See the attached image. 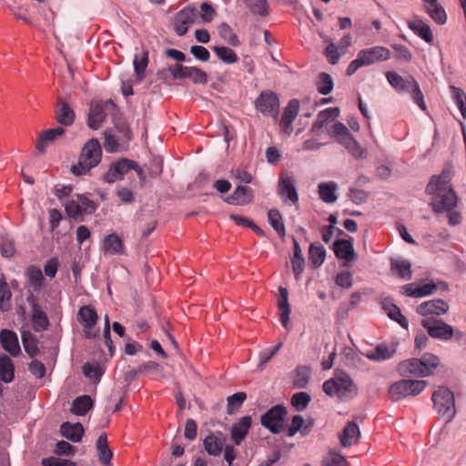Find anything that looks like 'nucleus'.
Returning a JSON list of instances; mask_svg holds the SVG:
<instances>
[{
    "label": "nucleus",
    "instance_id": "4c0bfd02",
    "mask_svg": "<svg viewBox=\"0 0 466 466\" xmlns=\"http://www.w3.org/2000/svg\"><path fill=\"white\" fill-rule=\"evenodd\" d=\"M242 1L252 15L260 16H266L268 15V3L267 0Z\"/></svg>",
    "mask_w": 466,
    "mask_h": 466
},
{
    "label": "nucleus",
    "instance_id": "e433bc0d",
    "mask_svg": "<svg viewBox=\"0 0 466 466\" xmlns=\"http://www.w3.org/2000/svg\"><path fill=\"white\" fill-rule=\"evenodd\" d=\"M98 457L101 463L109 465L113 457V452L107 445V438L106 434H101L96 441Z\"/></svg>",
    "mask_w": 466,
    "mask_h": 466
},
{
    "label": "nucleus",
    "instance_id": "a878e982",
    "mask_svg": "<svg viewBox=\"0 0 466 466\" xmlns=\"http://www.w3.org/2000/svg\"><path fill=\"white\" fill-rule=\"evenodd\" d=\"M404 293L409 297L420 298L434 293L436 289L435 284H415L410 283L403 287Z\"/></svg>",
    "mask_w": 466,
    "mask_h": 466
},
{
    "label": "nucleus",
    "instance_id": "6e6d98bb",
    "mask_svg": "<svg viewBox=\"0 0 466 466\" xmlns=\"http://www.w3.org/2000/svg\"><path fill=\"white\" fill-rule=\"evenodd\" d=\"M310 396L304 391L295 393L291 398V404L298 411L304 410L310 401Z\"/></svg>",
    "mask_w": 466,
    "mask_h": 466
},
{
    "label": "nucleus",
    "instance_id": "9d476101",
    "mask_svg": "<svg viewBox=\"0 0 466 466\" xmlns=\"http://www.w3.org/2000/svg\"><path fill=\"white\" fill-rule=\"evenodd\" d=\"M417 312L422 317L421 325L432 338H437V301L431 299L421 303Z\"/></svg>",
    "mask_w": 466,
    "mask_h": 466
},
{
    "label": "nucleus",
    "instance_id": "9b49d317",
    "mask_svg": "<svg viewBox=\"0 0 466 466\" xmlns=\"http://www.w3.org/2000/svg\"><path fill=\"white\" fill-rule=\"evenodd\" d=\"M77 320L82 324L83 332L88 339H94L97 336L98 332L96 329V325L98 320V316L96 309L91 306H82L77 313Z\"/></svg>",
    "mask_w": 466,
    "mask_h": 466
},
{
    "label": "nucleus",
    "instance_id": "a19ab883",
    "mask_svg": "<svg viewBox=\"0 0 466 466\" xmlns=\"http://www.w3.org/2000/svg\"><path fill=\"white\" fill-rule=\"evenodd\" d=\"M92 407V400L84 395L76 398L72 404L71 411L76 415H85Z\"/></svg>",
    "mask_w": 466,
    "mask_h": 466
},
{
    "label": "nucleus",
    "instance_id": "680f3d73",
    "mask_svg": "<svg viewBox=\"0 0 466 466\" xmlns=\"http://www.w3.org/2000/svg\"><path fill=\"white\" fill-rule=\"evenodd\" d=\"M385 309L391 319L397 321L403 328L408 327L407 319L400 313V310L397 306L390 305L389 307H385Z\"/></svg>",
    "mask_w": 466,
    "mask_h": 466
},
{
    "label": "nucleus",
    "instance_id": "2eb2a0df",
    "mask_svg": "<svg viewBox=\"0 0 466 466\" xmlns=\"http://www.w3.org/2000/svg\"><path fill=\"white\" fill-rule=\"evenodd\" d=\"M197 11L193 7H185L174 16L173 28L182 36L188 31V27L195 22Z\"/></svg>",
    "mask_w": 466,
    "mask_h": 466
},
{
    "label": "nucleus",
    "instance_id": "6ab92c4d",
    "mask_svg": "<svg viewBox=\"0 0 466 466\" xmlns=\"http://www.w3.org/2000/svg\"><path fill=\"white\" fill-rule=\"evenodd\" d=\"M407 25L416 35L427 43L433 41V34L431 27L420 17L414 15L407 21Z\"/></svg>",
    "mask_w": 466,
    "mask_h": 466
},
{
    "label": "nucleus",
    "instance_id": "dca6fc26",
    "mask_svg": "<svg viewBox=\"0 0 466 466\" xmlns=\"http://www.w3.org/2000/svg\"><path fill=\"white\" fill-rule=\"evenodd\" d=\"M278 192L285 203L296 204L299 195L295 187V180L292 177L281 174L278 184Z\"/></svg>",
    "mask_w": 466,
    "mask_h": 466
},
{
    "label": "nucleus",
    "instance_id": "72a5a7b5",
    "mask_svg": "<svg viewBox=\"0 0 466 466\" xmlns=\"http://www.w3.org/2000/svg\"><path fill=\"white\" fill-rule=\"evenodd\" d=\"M360 429L354 422H350L340 435V442L344 447L356 443L360 437Z\"/></svg>",
    "mask_w": 466,
    "mask_h": 466
},
{
    "label": "nucleus",
    "instance_id": "393cba45",
    "mask_svg": "<svg viewBox=\"0 0 466 466\" xmlns=\"http://www.w3.org/2000/svg\"><path fill=\"white\" fill-rule=\"evenodd\" d=\"M279 309V319L284 328L289 329L290 306L289 304L288 290L285 288H279V297L278 299Z\"/></svg>",
    "mask_w": 466,
    "mask_h": 466
},
{
    "label": "nucleus",
    "instance_id": "7c9ffc66",
    "mask_svg": "<svg viewBox=\"0 0 466 466\" xmlns=\"http://www.w3.org/2000/svg\"><path fill=\"white\" fill-rule=\"evenodd\" d=\"M32 322L34 329L37 332L46 329L49 325L46 314L41 309L40 306L34 301L32 303Z\"/></svg>",
    "mask_w": 466,
    "mask_h": 466
},
{
    "label": "nucleus",
    "instance_id": "de8ad7c7",
    "mask_svg": "<svg viewBox=\"0 0 466 466\" xmlns=\"http://www.w3.org/2000/svg\"><path fill=\"white\" fill-rule=\"evenodd\" d=\"M326 251L321 246L311 244L309 250V259L310 263L319 268L324 262Z\"/></svg>",
    "mask_w": 466,
    "mask_h": 466
},
{
    "label": "nucleus",
    "instance_id": "052dcab7",
    "mask_svg": "<svg viewBox=\"0 0 466 466\" xmlns=\"http://www.w3.org/2000/svg\"><path fill=\"white\" fill-rule=\"evenodd\" d=\"M11 296L12 294L7 284L0 280V309L2 311L8 310Z\"/></svg>",
    "mask_w": 466,
    "mask_h": 466
},
{
    "label": "nucleus",
    "instance_id": "c85d7f7f",
    "mask_svg": "<svg viewBox=\"0 0 466 466\" xmlns=\"http://www.w3.org/2000/svg\"><path fill=\"white\" fill-rule=\"evenodd\" d=\"M15 378V365L12 360L5 354L0 355V380L5 383H10Z\"/></svg>",
    "mask_w": 466,
    "mask_h": 466
},
{
    "label": "nucleus",
    "instance_id": "4be33fe9",
    "mask_svg": "<svg viewBox=\"0 0 466 466\" xmlns=\"http://www.w3.org/2000/svg\"><path fill=\"white\" fill-rule=\"evenodd\" d=\"M253 200V190L249 187L238 186L227 201L231 205H247Z\"/></svg>",
    "mask_w": 466,
    "mask_h": 466
},
{
    "label": "nucleus",
    "instance_id": "412c9836",
    "mask_svg": "<svg viewBox=\"0 0 466 466\" xmlns=\"http://www.w3.org/2000/svg\"><path fill=\"white\" fill-rule=\"evenodd\" d=\"M65 133L63 127H56L43 131L38 137L36 148L40 153H45L46 147L60 138Z\"/></svg>",
    "mask_w": 466,
    "mask_h": 466
},
{
    "label": "nucleus",
    "instance_id": "ea45409f",
    "mask_svg": "<svg viewBox=\"0 0 466 466\" xmlns=\"http://www.w3.org/2000/svg\"><path fill=\"white\" fill-rule=\"evenodd\" d=\"M246 399L247 394L243 391L228 396L227 399V413L228 415L236 413L240 409Z\"/></svg>",
    "mask_w": 466,
    "mask_h": 466
},
{
    "label": "nucleus",
    "instance_id": "cd10ccee",
    "mask_svg": "<svg viewBox=\"0 0 466 466\" xmlns=\"http://www.w3.org/2000/svg\"><path fill=\"white\" fill-rule=\"evenodd\" d=\"M61 434L74 442L81 441L84 434V428L81 423L64 422L60 428Z\"/></svg>",
    "mask_w": 466,
    "mask_h": 466
},
{
    "label": "nucleus",
    "instance_id": "7ed1b4c3",
    "mask_svg": "<svg viewBox=\"0 0 466 466\" xmlns=\"http://www.w3.org/2000/svg\"><path fill=\"white\" fill-rule=\"evenodd\" d=\"M102 157V148L97 139L88 140L83 147L78 158V164L71 167V172L76 176H83L96 167Z\"/></svg>",
    "mask_w": 466,
    "mask_h": 466
},
{
    "label": "nucleus",
    "instance_id": "4468645a",
    "mask_svg": "<svg viewBox=\"0 0 466 466\" xmlns=\"http://www.w3.org/2000/svg\"><path fill=\"white\" fill-rule=\"evenodd\" d=\"M287 411L282 406H275L261 417V424L273 433H279L283 428V421Z\"/></svg>",
    "mask_w": 466,
    "mask_h": 466
},
{
    "label": "nucleus",
    "instance_id": "473e14b6",
    "mask_svg": "<svg viewBox=\"0 0 466 466\" xmlns=\"http://www.w3.org/2000/svg\"><path fill=\"white\" fill-rule=\"evenodd\" d=\"M318 188L319 198L325 203H334L337 200V183L333 181L323 182L319 185Z\"/></svg>",
    "mask_w": 466,
    "mask_h": 466
},
{
    "label": "nucleus",
    "instance_id": "13d9d810",
    "mask_svg": "<svg viewBox=\"0 0 466 466\" xmlns=\"http://www.w3.org/2000/svg\"><path fill=\"white\" fill-rule=\"evenodd\" d=\"M303 418L300 415H295L289 428V436H294L298 431H301L303 435H306L309 431V429L308 426L303 427Z\"/></svg>",
    "mask_w": 466,
    "mask_h": 466
},
{
    "label": "nucleus",
    "instance_id": "338daca9",
    "mask_svg": "<svg viewBox=\"0 0 466 466\" xmlns=\"http://www.w3.org/2000/svg\"><path fill=\"white\" fill-rule=\"evenodd\" d=\"M348 196L350 198V200L357 205L365 203L369 197L367 192H365L362 189L357 188H350Z\"/></svg>",
    "mask_w": 466,
    "mask_h": 466
},
{
    "label": "nucleus",
    "instance_id": "864d4df0",
    "mask_svg": "<svg viewBox=\"0 0 466 466\" xmlns=\"http://www.w3.org/2000/svg\"><path fill=\"white\" fill-rule=\"evenodd\" d=\"M317 88L322 95L329 94L333 89V81L331 76L327 73H321L317 82Z\"/></svg>",
    "mask_w": 466,
    "mask_h": 466
},
{
    "label": "nucleus",
    "instance_id": "58836bf2",
    "mask_svg": "<svg viewBox=\"0 0 466 466\" xmlns=\"http://www.w3.org/2000/svg\"><path fill=\"white\" fill-rule=\"evenodd\" d=\"M291 264L294 275L296 279H299L304 269V258L300 247L296 239H294V255L291 258Z\"/></svg>",
    "mask_w": 466,
    "mask_h": 466
},
{
    "label": "nucleus",
    "instance_id": "37998d69",
    "mask_svg": "<svg viewBox=\"0 0 466 466\" xmlns=\"http://www.w3.org/2000/svg\"><path fill=\"white\" fill-rule=\"evenodd\" d=\"M56 118L60 124L65 126H70L74 122L75 113L65 101L60 102Z\"/></svg>",
    "mask_w": 466,
    "mask_h": 466
},
{
    "label": "nucleus",
    "instance_id": "39448f33",
    "mask_svg": "<svg viewBox=\"0 0 466 466\" xmlns=\"http://www.w3.org/2000/svg\"><path fill=\"white\" fill-rule=\"evenodd\" d=\"M386 77L390 85L400 93H410L413 101L420 109L426 110V104L419 84L411 76L403 78L396 72H388Z\"/></svg>",
    "mask_w": 466,
    "mask_h": 466
},
{
    "label": "nucleus",
    "instance_id": "774afa93",
    "mask_svg": "<svg viewBox=\"0 0 466 466\" xmlns=\"http://www.w3.org/2000/svg\"><path fill=\"white\" fill-rule=\"evenodd\" d=\"M43 466H76V463L72 461L66 459H59L56 457L45 458L42 461Z\"/></svg>",
    "mask_w": 466,
    "mask_h": 466
},
{
    "label": "nucleus",
    "instance_id": "603ef678",
    "mask_svg": "<svg viewBox=\"0 0 466 466\" xmlns=\"http://www.w3.org/2000/svg\"><path fill=\"white\" fill-rule=\"evenodd\" d=\"M451 96L455 100L463 118H466V94L461 88L451 86Z\"/></svg>",
    "mask_w": 466,
    "mask_h": 466
},
{
    "label": "nucleus",
    "instance_id": "09e8293b",
    "mask_svg": "<svg viewBox=\"0 0 466 466\" xmlns=\"http://www.w3.org/2000/svg\"><path fill=\"white\" fill-rule=\"evenodd\" d=\"M213 51L226 64H234L238 59L237 54L227 46H214Z\"/></svg>",
    "mask_w": 466,
    "mask_h": 466
},
{
    "label": "nucleus",
    "instance_id": "5fc2aeb1",
    "mask_svg": "<svg viewBox=\"0 0 466 466\" xmlns=\"http://www.w3.org/2000/svg\"><path fill=\"white\" fill-rule=\"evenodd\" d=\"M219 35L228 44L232 46L238 45V36L235 35L231 27L227 23H222L219 25L218 28Z\"/></svg>",
    "mask_w": 466,
    "mask_h": 466
},
{
    "label": "nucleus",
    "instance_id": "e2e57ef3",
    "mask_svg": "<svg viewBox=\"0 0 466 466\" xmlns=\"http://www.w3.org/2000/svg\"><path fill=\"white\" fill-rule=\"evenodd\" d=\"M322 466H348V462L342 455L330 452L324 458Z\"/></svg>",
    "mask_w": 466,
    "mask_h": 466
},
{
    "label": "nucleus",
    "instance_id": "20e7f679",
    "mask_svg": "<svg viewBox=\"0 0 466 466\" xmlns=\"http://www.w3.org/2000/svg\"><path fill=\"white\" fill-rule=\"evenodd\" d=\"M437 368V358L432 354H425L421 359H410L398 365L401 376L426 377L433 373Z\"/></svg>",
    "mask_w": 466,
    "mask_h": 466
},
{
    "label": "nucleus",
    "instance_id": "b1692460",
    "mask_svg": "<svg viewBox=\"0 0 466 466\" xmlns=\"http://www.w3.org/2000/svg\"><path fill=\"white\" fill-rule=\"evenodd\" d=\"M102 248L105 254L122 255L125 253L123 241L115 233L109 234L104 238Z\"/></svg>",
    "mask_w": 466,
    "mask_h": 466
},
{
    "label": "nucleus",
    "instance_id": "f257e3e1",
    "mask_svg": "<svg viewBox=\"0 0 466 466\" xmlns=\"http://www.w3.org/2000/svg\"><path fill=\"white\" fill-rule=\"evenodd\" d=\"M454 174V167L451 164L444 165L441 174L439 176V185H446ZM458 204V197L450 186L439 187V212L447 214L449 224L456 226L461 221V215L454 210Z\"/></svg>",
    "mask_w": 466,
    "mask_h": 466
},
{
    "label": "nucleus",
    "instance_id": "1a4fd4ad",
    "mask_svg": "<svg viewBox=\"0 0 466 466\" xmlns=\"http://www.w3.org/2000/svg\"><path fill=\"white\" fill-rule=\"evenodd\" d=\"M67 215L75 219H82L86 214L93 213L96 206L85 195H76L65 203Z\"/></svg>",
    "mask_w": 466,
    "mask_h": 466
},
{
    "label": "nucleus",
    "instance_id": "5701e85b",
    "mask_svg": "<svg viewBox=\"0 0 466 466\" xmlns=\"http://www.w3.org/2000/svg\"><path fill=\"white\" fill-rule=\"evenodd\" d=\"M251 426V417L244 416L231 428V439L235 444L239 445L247 436Z\"/></svg>",
    "mask_w": 466,
    "mask_h": 466
},
{
    "label": "nucleus",
    "instance_id": "f03ea898",
    "mask_svg": "<svg viewBox=\"0 0 466 466\" xmlns=\"http://www.w3.org/2000/svg\"><path fill=\"white\" fill-rule=\"evenodd\" d=\"M323 390L330 397L340 400H349L358 394V388L351 378L345 372H338L323 384Z\"/></svg>",
    "mask_w": 466,
    "mask_h": 466
},
{
    "label": "nucleus",
    "instance_id": "c9c22d12",
    "mask_svg": "<svg viewBox=\"0 0 466 466\" xmlns=\"http://www.w3.org/2000/svg\"><path fill=\"white\" fill-rule=\"evenodd\" d=\"M410 267V263L407 260L391 259L390 261L392 274L403 279L411 278Z\"/></svg>",
    "mask_w": 466,
    "mask_h": 466
},
{
    "label": "nucleus",
    "instance_id": "0e129e2a",
    "mask_svg": "<svg viewBox=\"0 0 466 466\" xmlns=\"http://www.w3.org/2000/svg\"><path fill=\"white\" fill-rule=\"evenodd\" d=\"M105 149L109 153L119 152L123 149L116 137L109 132H105Z\"/></svg>",
    "mask_w": 466,
    "mask_h": 466
},
{
    "label": "nucleus",
    "instance_id": "a18cd8bd",
    "mask_svg": "<svg viewBox=\"0 0 466 466\" xmlns=\"http://www.w3.org/2000/svg\"><path fill=\"white\" fill-rule=\"evenodd\" d=\"M339 115V111L337 107L327 108L319 113L318 117L314 123V127H322L327 125L329 121L334 120Z\"/></svg>",
    "mask_w": 466,
    "mask_h": 466
},
{
    "label": "nucleus",
    "instance_id": "423d86ee",
    "mask_svg": "<svg viewBox=\"0 0 466 466\" xmlns=\"http://www.w3.org/2000/svg\"><path fill=\"white\" fill-rule=\"evenodd\" d=\"M390 57V52L384 46H373L360 50L356 59L352 60L347 68V75H353L360 67L367 66L377 62L386 61Z\"/></svg>",
    "mask_w": 466,
    "mask_h": 466
},
{
    "label": "nucleus",
    "instance_id": "ddd939ff",
    "mask_svg": "<svg viewBox=\"0 0 466 466\" xmlns=\"http://www.w3.org/2000/svg\"><path fill=\"white\" fill-rule=\"evenodd\" d=\"M256 108L264 116L276 118L279 114V97L273 92H262L255 102Z\"/></svg>",
    "mask_w": 466,
    "mask_h": 466
},
{
    "label": "nucleus",
    "instance_id": "c03bdc74",
    "mask_svg": "<svg viewBox=\"0 0 466 466\" xmlns=\"http://www.w3.org/2000/svg\"><path fill=\"white\" fill-rule=\"evenodd\" d=\"M186 78L198 85H206L208 81L207 73L196 66H187Z\"/></svg>",
    "mask_w": 466,
    "mask_h": 466
},
{
    "label": "nucleus",
    "instance_id": "3c124183",
    "mask_svg": "<svg viewBox=\"0 0 466 466\" xmlns=\"http://www.w3.org/2000/svg\"><path fill=\"white\" fill-rule=\"evenodd\" d=\"M453 335H455L457 339L462 338V332L459 330L455 332L451 325L439 320V339L450 340Z\"/></svg>",
    "mask_w": 466,
    "mask_h": 466
},
{
    "label": "nucleus",
    "instance_id": "0eeeda50",
    "mask_svg": "<svg viewBox=\"0 0 466 466\" xmlns=\"http://www.w3.org/2000/svg\"><path fill=\"white\" fill-rule=\"evenodd\" d=\"M330 134L354 158L366 157V150L360 147L358 141L355 140L344 124L340 122H335L332 124L330 127Z\"/></svg>",
    "mask_w": 466,
    "mask_h": 466
},
{
    "label": "nucleus",
    "instance_id": "a211bd4d",
    "mask_svg": "<svg viewBox=\"0 0 466 466\" xmlns=\"http://www.w3.org/2000/svg\"><path fill=\"white\" fill-rule=\"evenodd\" d=\"M0 344L12 357H17L21 353L18 337L11 329H4L0 331Z\"/></svg>",
    "mask_w": 466,
    "mask_h": 466
},
{
    "label": "nucleus",
    "instance_id": "aec40b11",
    "mask_svg": "<svg viewBox=\"0 0 466 466\" xmlns=\"http://www.w3.org/2000/svg\"><path fill=\"white\" fill-rule=\"evenodd\" d=\"M299 108V101L290 100L285 107L280 120V127L287 135L292 132V122L296 118Z\"/></svg>",
    "mask_w": 466,
    "mask_h": 466
},
{
    "label": "nucleus",
    "instance_id": "79ce46f5",
    "mask_svg": "<svg viewBox=\"0 0 466 466\" xmlns=\"http://www.w3.org/2000/svg\"><path fill=\"white\" fill-rule=\"evenodd\" d=\"M22 342L25 352L34 358L39 353L37 339L30 332L22 333Z\"/></svg>",
    "mask_w": 466,
    "mask_h": 466
},
{
    "label": "nucleus",
    "instance_id": "f3484780",
    "mask_svg": "<svg viewBox=\"0 0 466 466\" xmlns=\"http://www.w3.org/2000/svg\"><path fill=\"white\" fill-rule=\"evenodd\" d=\"M134 161L123 158L110 166L108 171L104 176V180L107 183H115L121 180L125 174L131 170Z\"/></svg>",
    "mask_w": 466,
    "mask_h": 466
},
{
    "label": "nucleus",
    "instance_id": "bf43d9fd",
    "mask_svg": "<svg viewBox=\"0 0 466 466\" xmlns=\"http://www.w3.org/2000/svg\"><path fill=\"white\" fill-rule=\"evenodd\" d=\"M206 451L210 455H218L222 451V442L214 436H208L204 441Z\"/></svg>",
    "mask_w": 466,
    "mask_h": 466
},
{
    "label": "nucleus",
    "instance_id": "8fccbe9b",
    "mask_svg": "<svg viewBox=\"0 0 466 466\" xmlns=\"http://www.w3.org/2000/svg\"><path fill=\"white\" fill-rule=\"evenodd\" d=\"M310 377V369L307 366L297 368L294 378V386L298 389H304L307 387Z\"/></svg>",
    "mask_w": 466,
    "mask_h": 466
},
{
    "label": "nucleus",
    "instance_id": "c756f323",
    "mask_svg": "<svg viewBox=\"0 0 466 466\" xmlns=\"http://www.w3.org/2000/svg\"><path fill=\"white\" fill-rule=\"evenodd\" d=\"M104 106L100 103L92 104L88 115V127L94 130L98 129L105 120Z\"/></svg>",
    "mask_w": 466,
    "mask_h": 466
},
{
    "label": "nucleus",
    "instance_id": "f8f14e48",
    "mask_svg": "<svg viewBox=\"0 0 466 466\" xmlns=\"http://www.w3.org/2000/svg\"><path fill=\"white\" fill-rule=\"evenodd\" d=\"M456 414L453 393L446 388H439V420L450 422Z\"/></svg>",
    "mask_w": 466,
    "mask_h": 466
},
{
    "label": "nucleus",
    "instance_id": "4d7b16f0",
    "mask_svg": "<svg viewBox=\"0 0 466 466\" xmlns=\"http://www.w3.org/2000/svg\"><path fill=\"white\" fill-rule=\"evenodd\" d=\"M231 177L241 183H251L253 176L248 172L247 167H238L231 170Z\"/></svg>",
    "mask_w": 466,
    "mask_h": 466
},
{
    "label": "nucleus",
    "instance_id": "6e6552de",
    "mask_svg": "<svg viewBox=\"0 0 466 466\" xmlns=\"http://www.w3.org/2000/svg\"><path fill=\"white\" fill-rule=\"evenodd\" d=\"M426 387L424 380H400L389 388V396L392 400H400L420 394Z\"/></svg>",
    "mask_w": 466,
    "mask_h": 466
},
{
    "label": "nucleus",
    "instance_id": "49530a36",
    "mask_svg": "<svg viewBox=\"0 0 466 466\" xmlns=\"http://www.w3.org/2000/svg\"><path fill=\"white\" fill-rule=\"evenodd\" d=\"M268 218L270 226L278 232L280 237L285 236V226L282 216L278 209H269Z\"/></svg>",
    "mask_w": 466,
    "mask_h": 466
},
{
    "label": "nucleus",
    "instance_id": "f704fd0d",
    "mask_svg": "<svg viewBox=\"0 0 466 466\" xmlns=\"http://www.w3.org/2000/svg\"><path fill=\"white\" fill-rule=\"evenodd\" d=\"M133 65L137 80H143L148 65V51L143 49L140 53L136 54Z\"/></svg>",
    "mask_w": 466,
    "mask_h": 466
},
{
    "label": "nucleus",
    "instance_id": "2f4dec72",
    "mask_svg": "<svg viewBox=\"0 0 466 466\" xmlns=\"http://www.w3.org/2000/svg\"><path fill=\"white\" fill-rule=\"evenodd\" d=\"M334 253L338 258L351 261L354 259L352 243L346 239H339L334 243Z\"/></svg>",
    "mask_w": 466,
    "mask_h": 466
},
{
    "label": "nucleus",
    "instance_id": "bb28decb",
    "mask_svg": "<svg viewBox=\"0 0 466 466\" xmlns=\"http://www.w3.org/2000/svg\"><path fill=\"white\" fill-rule=\"evenodd\" d=\"M396 352L394 345L380 344L374 350H370L366 357L374 361H382L390 359Z\"/></svg>",
    "mask_w": 466,
    "mask_h": 466
},
{
    "label": "nucleus",
    "instance_id": "69168bd1",
    "mask_svg": "<svg viewBox=\"0 0 466 466\" xmlns=\"http://www.w3.org/2000/svg\"><path fill=\"white\" fill-rule=\"evenodd\" d=\"M335 282L343 289H350L353 284L352 275L349 271H342L337 274Z\"/></svg>",
    "mask_w": 466,
    "mask_h": 466
}]
</instances>
